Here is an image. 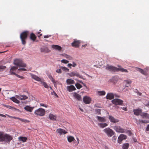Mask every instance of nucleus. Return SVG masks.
Here are the masks:
<instances>
[{
  "instance_id": "f257e3e1",
  "label": "nucleus",
  "mask_w": 149,
  "mask_h": 149,
  "mask_svg": "<svg viewBox=\"0 0 149 149\" xmlns=\"http://www.w3.org/2000/svg\"><path fill=\"white\" fill-rule=\"evenodd\" d=\"M12 139L13 137L7 134H1L0 132V142H5L9 143Z\"/></svg>"
},
{
  "instance_id": "f03ea898",
  "label": "nucleus",
  "mask_w": 149,
  "mask_h": 149,
  "mask_svg": "<svg viewBox=\"0 0 149 149\" xmlns=\"http://www.w3.org/2000/svg\"><path fill=\"white\" fill-rule=\"evenodd\" d=\"M118 66L119 67L118 68H117L111 65H107L106 67V69L107 70H109L110 71L114 72L120 71L122 72H128L127 69L122 68L120 66Z\"/></svg>"
},
{
  "instance_id": "7ed1b4c3",
  "label": "nucleus",
  "mask_w": 149,
  "mask_h": 149,
  "mask_svg": "<svg viewBox=\"0 0 149 149\" xmlns=\"http://www.w3.org/2000/svg\"><path fill=\"white\" fill-rule=\"evenodd\" d=\"M29 34V32L28 31H25L20 34V38L23 45H25L26 43V40Z\"/></svg>"
},
{
  "instance_id": "20e7f679",
  "label": "nucleus",
  "mask_w": 149,
  "mask_h": 149,
  "mask_svg": "<svg viewBox=\"0 0 149 149\" xmlns=\"http://www.w3.org/2000/svg\"><path fill=\"white\" fill-rule=\"evenodd\" d=\"M14 65H16L17 67H25L26 64L24 63L22 60L19 59H16L14 60Z\"/></svg>"
},
{
  "instance_id": "39448f33",
  "label": "nucleus",
  "mask_w": 149,
  "mask_h": 149,
  "mask_svg": "<svg viewBox=\"0 0 149 149\" xmlns=\"http://www.w3.org/2000/svg\"><path fill=\"white\" fill-rule=\"evenodd\" d=\"M103 131L109 137H111L115 134L113 130L109 127L106 128L103 130Z\"/></svg>"
},
{
  "instance_id": "423d86ee",
  "label": "nucleus",
  "mask_w": 149,
  "mask_h": 149,
  "mask_svg": "<svg viewBox=\"0 0 149 149\" xmlns=\"http://www.w3.org/2000/svg\"><path fill=\"white\" fill-rule=\"evenodd\" d=\"M34 113L37 116H43L45 114V111L44 109L40 108L35 110Z\"/></svg>"
},
{
  "instance_id": "0eeeda50",
  "label": "nucleus",
  "mask_w": 149,
  "mask_h": 149,
  "mask_svg": "<svg viewBox=\"0 0 149 149\" xmlns=\"http://www.w3.org/2000/svg\"><path fill=\"white\" fill-rule=\"evenodd\" d=\"M113 128L116 132L118 133H124L125 132V131L124 129L118 125L114 126Z\"/></svg>"
},
{
  "instance_id": "6e6552de",
  "label": "nucleus",
  "mask_w": 149,
  "mask_h": 149,
  "mask_svg": "<svg viewBox=\"0 0 149 149\" xmlns=\"http://www.w3.org/2000/svg\"><path fill=\"white\" fill-rule=\"evenodd\" d=\"M112 103L114 104L119 105H122L123 103V101L120 99H115L111 101Z\"/></svg>"
},
{
  "instance_id": "1a4fd4ad",
  "label": "nucleus",
  "mask_w": 149,
  "mask_h": 149,
  "mask_svg": "<svg viewBox=\"0 0 149 149\" xmlns=\"http://www.w3.org/2000/svg\"><path fill=\"white\" fill-rule=\"evenodd\" d=\"M80 43V40H74V42L71 43V45L73 47H78L79 46Z\"/></svg>"
},
{
  "instance_id": "9d476101",
  "label": "nucleus",
  "mask_w": 149,
  "mask_h": 149,
  "mask_svg": "<svg viewBox=\"0 0 149 149\" xmlns=\"http://www.w3.org/2000/svg\"><path fill=\"white\" fill-rule=\"evenodd\" d=\"M108 118L110 121L114 123H117L119 122V120L115 118L113 116L111 115H109Z\"/></svg>"
},
{
  "instance_id": "9b49d317",
  "label": "nucleus",
  "mask_w": 149,
  "mask_h": 149,
  "mask_svg": "<svg viewBox=\"0 0 149 149\" xmlns=\"http://www.w3.org/2000/svg\"><path fill=\"white\" fill-rule=\"evenodd\" d=\"M69 76L71 77L76 76L79 78H81V76L79 73L76 71H73L68 74Z\"/></svg>"
},
{
  "instance_id": "f8f14e48",
  "label": "nucleus",
  "mask_w": 149,
  "mask_h": 149,
  "mask_svg": "<svg viewBox=\"0 0 149 149\" xmlns=\"http://www.w3.org/2000/svg\"><path fill=\"white\" fill-rule=\"evenodd\" d=\"M126 139V136L125 135L123 134H120L118 137V143H121V141L124 139Z\"/></svg>"
},
{
  "instance_id": "ddd939ff",
  "label": "nucleus",
  "mask_w": 149,
  "mask_h": 149,
  "mask_svg": "<svg viewBox=\"0 0 149 149\" xmlns=\"http://www.w3.org/2000/svg\"><path fill=\"white\" fill-rule=\"evenodd\" d=\"M56 132L57 133L59 134L60 135L62 134H65L67 132L65 130L61 128L57 129L56 130Z\"/></svg>"
},
{
  "instance_id": "4468645a",
  "label": "nucleus",
  "mask_w": 149,
  "mask_h": 149,
  "mask_svg": "<svg viewBox=\"0 0 149 149\" xmlns=\"http://www.w3.org/2000/svg\"><path fill=\"white\" fill-rule=\"evenodd\" d=\"M67 88L68 91L70 92H72L76 90L75 87L72 85L68 86H67Z\"/></svg>"
},
{
  "instance_id": "2eb2a0df",
  "label": "nucleus",
  "mask_w": 149,
  "mask_h": 149,
  "mask_svg": "<svg viewBox=\"0 0 149 149\" xmlns=\"http://www.w3.org/2000/svg\"><path fill=\"white\" fill-rule=\"evenodd\" d=\"M16 97L21 100H25L28 98V97L24 95H21L19 96L16 95Z\"/></svg>"
},
{
  "instance_id": "dca6fc26",
  "label": "nucleus",
  "mask_w": 149,
  "mask_h": 149,
  "mask_svg": "<svg viewBox=\"0 0 149 149\" xmlns=\"http://www.w3.org/2000/svg\"><path fill=\"white\" fill-rule=\"evenodd\" d=\"M83 101L85 104H88L90 103L91 99L90 97L85 96L83 98Z\"/></svg>"
},
{
  "instance_id": "f3484780",
  "label": "nucleus",
  "mask_w": 149,
  "mask_h": 149,
  "mask_svg": "<svg viewBox=\"0 0 149 149\" xmlns=\"http://www.w3.org/2000/svg\"><path fill=\"white\" fill-rule=\"evenodd\" d=\"M96 118L97 120L100 122H105L106 121V119L104 117H102L99 116H97Z\"/></svg>"
},
{
  "instance_id": "a211bd4d",
  "label": "nucleus",
  "mask_w": 149,
  "mask_h": 149,
  "mask_svg": "<svg viewBox=\"0 0 149 149\" xmlns=\"http://www.w3.org/2000/svg\"><path fill=\"white\" fill-rule=\"evenodd\" d=\"M134 114L136 116H139L142 112L141 109H136L133 110Z\"/></svg>"
},
{
  "instance_id": "6ab92c4d",
  "label": "nucleus",
  "mask_w": 149,
  "mask_h": 149,
  "mask_svg": "<svg viewBox=\"0 0 149 149\" xmlns=\"http://www.w3.org/2000/svg\"><path fill=\"white\" fill-rule=\"evenodd\" d=\"M18 68L17 66H13L11 67L10 70V73L12 74H16V73L14 72Z\"/></svg>"
},
{
  "instance_id": "aec40b11",
  "label": "nucleus",
  "mask_w": 149,
  "mask_h": 149,
  "mask_svg": "<svg viewBox=\"0 0 149 149\" xmlns=\"http://www.w3.org/2000/svg\"><path fill=\"white\" fill-rule=\"evenodd\" d=\"M106 98L107 99L111 100L114 98V96L112 93H108L107 95Z\"/></svg>"
},
{
  "instance_id": "412c9836",
  "label": "nucleus",
  "mask_w": 149,
  "mask_h": 149,
  "mask_svg": "<svg viewBox=\"0 0 149 149\" xmlns=\"http://www.w3.org/2000/svg\"><path fill=\"white\" fill-rule=\"evenodd\" d=\"M73 96L76 99H77V100L79 101L81 100V96L78 94L76 93H74V94Z\"/></svg>"
},
{
  "instance_id": "4be33fe9",
  "label": "nucleus",
  "mask_w": 149,
  "mask_h": 149,
  "mask_svg": "<svg viewBox=\"0 0 149 149\" xmlns=\"http://www.w3.org/2000/svg\"><path fill=\"white\" fill-rule=\"evenodd\" d=\"M52 47L55 49L60 51L62 49L61 47L59 45H52Z\"/></svg>"
},
{
  "instance_id": "5701e85b",
  "label": "nucleus",
  "mask_w": 149,
  "mask_h": 149,
  "mask_svg": "<svg viewBox=\"0 0 149 149\" xmlns=\"http://www.w3.org/2000/svg\"><path fill=\"white\" fill-rule=\"evenodd\" d=\"M34 108V107H31L29 106H26L24 107V109L26 111L31 112Z\"/></svg>"
},
{
  "instance_id": "b1692460",
  "label": "nucleus",
  "mask_w": 149,
  "mask_h": 149,
  "mask_svg": "<svg viewBox=\"0 0 149 149\" xmlns=\"http://www.w3.org/2000/svg\"><path fill=\"white\" fill-rule=\"evenodd\" d=\"M49 117L50 120L53 121L56 120V115L51 113L49 114Z\"/></svg>"
},
{
  "instance_id": "393cba45",
  "label": "nucleus",
  "mask_w": 149,
  "mask_h": 149,
  "mask_svg": "<svg viewBox=\"0 0 149 149\" xmlns=\"http://www.w3.org/2000/svg\"><path fill=\"white\" fill-rule=\"evenodd\" d=\"M67 84H75V81L72 79H68L66 81Z\"/></svg>"
},
{
  "instance_id": "a878e982",
  "label": "nucleus",
  "mask_w": 149,
  "mask_h": 149,
  "mask_svg": "<svg viewBox=\"0 0 149 149\" xmlns=\"http://www.w3.org/2000/svg\"><path fill=\"white\" fill-rule=\"evenodd\" d=\"M18 139L19 141H22L23 142H26L27 139V138L26 137H24L20 136L18 138Z\"/></svg>"
},
{
  "instance_id": "bb28decb",
  "label": "nucleus",
  "mask_w": 149,
  "mask_h": 149,
  "mask_svg": "<svg viewBox=\"0 0 149 149\" xmlns=\"http://www.w3.org/2000/svg\"><path fill=\"white\" fill-rule=\"evenodd\" d=\"M30 38L31 40H33V41H34L36 40V37L34 33H31L30 36Z\"/></svg>"
},
{
  "instance_id": "cd10ccee",
  "label": "nucleus",
  "mask_w": 149,
  "mask_h": 149,
  "mask_svg": "<svg viewBox=\"0 0 149 149\" xmlns=\"http://www.w3.org/2000/svg\"><path fill=\"white\" fill-rule=\"evenodd\" d=\"M31 77L33 79L38 81H41V79L37 76L32 74Z\"/></svg>"
},
{
  "instance_id": "c85d7f7f",
  "label": "nucleus",
  "mask_w": 149,
  "mask_h": 149,
  "mask_svg": "<svg viewBox=\"0 0 149 149\" xmlns=\"http://www.w3.org/2000/svg\"><path fill=\"white\" fill-rule=\"evenodd\" d=\"M98 125L101 128H104L108 126V124L106 123H99Z\"/></svg>"
},
{
  "instance_id": "c756f323",
  "label": "nucleus",
  "mask_w": 149,
  "mask_h": 149,
  "mask_svg": "<svg viewBox=\"0 0 149 149\" xmlns=\"http://www.w3.org/2000/svg\"><path fill=\"white\" fill-rule=\"evenodd\" d=\"M67 140L70 143L72 141H74V140H75V139L73 136H68Z\"/></svg>"
},
{
  "instance_id": "7c9ffc66",
  "label": "nucleus",
  "mask_w": 149,
  "mask_h": 149,
  "mask_svg": "<svg viewBox=\"0 0 149 149\" xmlns=\"http://www.w3.org/2000/svg\"><path fill=\"white\" fill-rule=\"evenodd\" d=\"M137 121V124L138 123L139 124H140L141 123H149V121L147 120H139Z\"/></svg>"
},
{
  "instance_id": "2f4dec72",
  "label": "nucleus",
  "mask_w": 149,
  "mask_h": 149,
  "mask_svg": "<svg viewBox=\"0 0 149 149\" xmlns=\"http://www.w3.org/2000/svg\"><path fill=\"white\" fill-rule=\"evenodd\" d=\"M118 81L117 78L116 77H113L111 79H110L111 82L113 83H116Z\"/></svg>"
},
{
  "instance_id": "473e14b6",
  "label": "nucleus",
  "mask_w": 149,
  "mask_h": 149,
  "mask_svg": "<svg viewBox=\"0 0 149 149\" xmlns=\"http://www.w3.org/2000/svg\"><path fill=\"white\" fill-rule=\"evenodd\" d=\"M41 52H49V50L47 47H44L41 49Z\"/></svg>"
},
{
  "instance_id": "72a5a7b5",
  "label": "nucleus",
  "mask_w": 149,
  "mask_h": 149,
  "mask_svg": "<svg viewBox=\"0 0 149 149\" xmlns=\"http://www.w3.org/2000/svg\"><path fill=\"white\" fill-rule=\"evenodd\" d=\"M10 99L13 102L16 103H19V101L18 100H17V99L15 98V97H13L11 98Z\"/></svg>"
},
{
  "instance_id": "f704fd0d",
  "label": "nucleus",
  "mask_w": 149,
  "mask_h": 149,
  "mask_svg": "<svg viewBox=\"0 0 149 149\" xmlns=\"http://www.w3.org/2000/svg\"><path fill=\"white\" fill-rule=\"evenodd\" d=\"M40 83L42 85L44 86V87L47 88H49V86L47 84V83L43 81H41Z\"/></svg>"
},
{
  "instance_id": "c9c22d12",
  "label": "nucleus",
  "mask_w": 149,
  "mask_h": 149,
  "mask_svg": "<svg viewBox=\"0 0 149 149\" xmlns=\"http://www.w3.org/2000/svg\"><path fill=\"white\" fill-rule=\"evenodd\" d=\"M129 146V144L128 143H125L123 144L122 148L123 149H128Z\"/></svg>"
},
{
  "instance_id": "e433bc0d",
  "label": "nucleus",
  "mask_w": 149,
  "mask_h": 149,
  "mask_svg": "<svg viewBox=\"0 0 149 149\" xmlns=\"http://www.w3.org/2000/svg\"><path fill=\"white\" fill-rule=\"evenodd\" d=\"M106 93L104 91H98V94L100 95H104Z\"/></svg>"
},
{
  "instance_id": "4c0bfd02",
  "label": "nucleus",
  "mask_w": 149,
  "mask_h": 149,
  "mask_svg": "<svg viewBox=\"0 0 149 149\" xmlns=\"http://www.w3.org/2000/svg\"><path fill=\"white\" fill-rule=\"evenodd\" d=\"M75 86L77 88V89H79L81 88L82 86L79 83H77L75 84Z\"/></svg>"
},
{
  "instance_id": "58836bf2",
  "label": "nucleus",
  "mask_w": 149,
  "mask_h": 149,
  "mask_svg": "<svg viewBox=\"0 0 149 149\" xmlns=\"http://www.w3.org/2000/svg\"><path fill=\"white\" fill-rule=\"evenodd\" d=\"M61 68L62 70L65 72H69V70L65 67L61 66Z\"/></svg>"
},
{
  "instance_id": "ea45409f",
  "label": "nucleus",
  "mask_w": 149,
  "mask_h": 149,
  "mask_svg": "<svg viewBox=\"0 0 149 149\" xmlns=\"http://www.w3.org/2000/svg\"><path fill=\"white\" fill-rule=\"evenodd\" d=\"M48 77L52 81V82L54 84V85H55L56 82H55L54 79L53 78L52 75H49Z\"/></svg>"
},
{
  "instance_id": "a19ab883",
  "label": "nucleus",
  "mask_w": 149,
  "mask_h": 149,
  "mask_svg": "<svg viewBox=\"0 0 149 149\" xmlns=\"http://www.w3.org/2000/svg\"><path fill=\"white\" fill-rule=\"evenodd\" d=\"M18 120H19L21 121L22 122H24L25 123H29V121L27 120L21 118L18 119Z\"/></svg>"
},
{
  "instance_id": "79ce46f5",
  "label": "nucleus",
  "mask_w": 149,
  "mask_h": 149,
  "mask_svg": "<svg viewBox=\"0 0 149 149\" xmlns=\"http://www.w3.org/2000/svg\"><path fill=\"white\" fill-rule=\"evenodd\" d=\"M95 112L96 113L100 115L101 113V109H96L95 110Z\"/></svg>"
},
{
  "instance_id": "37998d69",
  "label": "nucleus",
  "mask_w": 149,
  "mask_h": 149,
  "mask_svg": "<svg viewBox=\"0 0 149 149\" xmlns=\"http://www.w3.org/2000/svg\"><path fill=\"white\" fill-rule=\"evenodd\" d=\"M124 81L127 84H130L132 83V81L131 80H125Z\"/></svg>"
},
{
  "instance_id": "c03bdc74",
  "label": "nucleus",
  "mask_w": 149,
  "mask_h": 149,
  "mask_svg": "<svg viewBox=\"0 0 149 149\" xmlns=\"http://www.w3.org/2000/svg\"><path fill=\"white\" fill-rule=\"evenodd\" d=\"M61 62L62 63H68L69 61L65 59H63L61 60Z\"/></svg>"
},
{
  "instance_id": "a18cd8bd",
  "label": "nucleus",
  "mask_w": 149,
  "mask_h": 149,
  "mask_svg": "<svg viewBox=\"0 0 149 149\" xmlns=\"http://www.w3.org/2000/svg\"><path fill=\"white\" fill-rule=\"evenodd\" d=\"M140 72L143 74L146 75V72L142 69H141V70Z\"/></svg>"
},
{
  "instance_id": "49530a36",
  "label": "nucleus",
  "mask_w": 149,
  "mask_h": 149,
  "mask_svg": "<svg viewBox=\"0 0 149 149\" xmlns=\"http://www.w3.org/2000/svg\"><path fill=\"white\" fill-rule=\"evenodd\" d=\"M6 68V66H5L1 65L0 66V70H4Z\"/></svg>"
},
{
  "instance_id": "de8ad7c7",
  "label": "nucleus",
  "mask_w": 149,
  "mask_h": 149,
  "mask_svg": "<svg viewBox=\"0 0 149 149\" xmlns=\"http://www.w3.org/2000/svg\"><path fill=\"white\" fill-rule=\"evenodd\" d=\"M56 72L58 73H61V69H57L56 70Z\"/></svg>"
},
{
  "instance_id": "09e8293b",
  "label": "nucleus",
  "mask_w": 149,
  "mask_h": 149,
  "mask_svg": "<svg viewBox=\"0 0 149 149\" xmlns=\"http://www.w3.org/2000/svg\"><path fill=\"white\" fill-rule=\"evenodd\" d=\"M65 57H66V58L70 60L71 59V57L70 56L67 55H65Z\"/></svg>"
},
{
  "instance_id": "8fccbe9b",
  "label": "nucleus",
  "mask_w": 149,
  "mask_h": 149,
  "mask_svg": "<svg viewBox=\"0 0 149 149\" xmlns=\"http://www.w3.org/2000/svg\"><path fill=\"white\" fill-rule=\"evenodd\" d=\"M117 139V137L115 136H114L112 137V140L113 141H116Z\"/></svg>"
},
{
  "instance_id": "3c124183",
  "label": "nucleus",
  "mask_w": 149,
  "mask_h": 149,
  "mask_svg": "<svg viewBox=\"0 0 149 149\" xmlns=\"http://www.w3.org/2000/svg\"><path fill=\"white\" fill-rule=\"evenodd\" d=\"M51 36V35H45L44 36V38H48Z\"/></svg>"
},
{
  "instance_id": "603ef678",
  "label": "nucleus",
  "mask_w": 149,
  "mask_h": 149,
  "mask_svg": "<svg viewBox=\"0 0 149 149\" xmlns=\"http://www.w3.org/2000/svg\"><path fill=\"white\" fill-rule=\"evenodd\" d=\"M18 70L19 71H25L26 70V69L25 68H19L18 69Z\"/></svg>"
},
{
  "instance_id": "864d4df0",
  "label": "nucleus",
  "mask_w": 149,
  "mask_h": 149,
  "mask_svg": "<svg viewBox=\"0 0 149 149\" xmlns=\"http://www.w3.org/2000/svg\"><path fill=\"white\" fill-rule=\"evenodd\" d=\"M6 115L8 116L9 117H12L13 118H14V119H18L19 118H17V117H11V116H10L7 114H6Z\"/></svg>"
},
{
  "instance_id": "5fc2aeb1",
  "label": "nucleus",
  "mask_w": 149,
  "mask_h": 149,
  "mask_svg": "<svg viewBox=\"0 0 149 149\" xmlns=\"http://www.w3.org/2000/svg\"><path fill=\"white\" fill-rule=\"evenodd\" d=\"M141 69L140 68H137V67H136L135 68V70L137 71H138L139 72H140L141 70Z\"/></svg>"
},
{
  "instance_id": "6e6d98bb",
  "label": "nucleus",
  "mask_w": 149,
  "mask_h": 149,
  "mask_svg": "<svg viewBox=\"0 0 149 149\" xmlns=\"http://www.w3.org/2000/svg\"><path fill=\"white\" fill-rule=\"evenodd\" d=\"M148 114L146 113H144L143 114V116L145 117H146Z\"/></svg>"
},
{
  "instance_id": "4d7b16f0",
  "label": "nucleus",
  "mask_w": 149,
  "mask_h": 149,
  "mask_svg": "<svg viewBox=\"0 0 149 149\" xmlns=\"http://www.w3.org/2000/svg\"><path fill=\"white\" fill-rule=\"evenodd\" d=\"M15 75H16L17 76L19 77V78H21L22 79H23L24 78V77L22 76H20V75H18V74H15Z\"/></svg>"
},
{
  "instance_id": "13d9d810",
  "label": "nucleus",
  "mask_w": 149,
  "mask_h": 149,
  "mask_svg": "<svg viewBox=\"0 0 149 149\" xmlns=\"http://www.w3.org/2000/svg\"><path fill=\"white\" fill-rule=\"evenodd\" d=\"M146 130L147 131H149V124L147 126Z\"/></svg>"
},
{
  "instance_id": "bf43d9fd",
  "label": "nucleus",
  "mask_w": 149,
  "mask_h": 149,
  "mask_svg": "<svg viewBox=\"0 0 149 149\" xmlns=\"http://www.w3.org/2000/svg\"><path fill=\"white\" fill-rule=\"evenodd\" d=\"M40 105L41 106L45 107H47V106L45 105V104H42V103L40 104Z\"/></svg>"
},
{
  "instance_id": "052dcab7",
  "label": "nucleus",
  "mask_w": 149,
  "mask_h": 149,
  "mask_svg": "<svg viewBox=\"0 0 149 149\" xmlns=\"http://www.w3.org/2000/svg\"><path fill=\"white\" fill-rule=\"evenodd\" d=\"M68 66L70 68H71V66H72V64L70 63L68 64Z\"/></svg>"
},
{
  "instance_id": "680f3d73",
  "label": "nucleus",
  "mask_w": 149,
  "mask_h": 149,
  "mask_svg": "<svg viewBox=\"0 0 149 149\" xmlns=\"http://www.w3.org/2000/svg\"><path fill=\"white\" fill-rule=\"evenodd\" d=\"M72 66L74 67H75V66L77 65V64L76 63L74 62L73 63V64H72Z\"/></svg>"
},
{
  "instance_id": "e2e57ef3",
  "label": "nucleus",
  "mask_w": 149,
  "mask_h": 149,
  "mask_svg": "<svg viewBox=\"0 0 149 149\" xmlns=\"http://www.w3.org/2000/svg\"><path fill=\"white\" fill-rule=\"evenodd\" d=\"M0 116L3 117H6V116L3 114L0 113Z\"/></svg>"
},
{
  "instance_id": "0e129e2a",
  "label": "nucleus",
  "mask_w": 149,
  "mask_h": 149,
  "mask_svg": "<svg viewBox=\"0 0 149 149\" xmlns=\"http://www.w3.org/2000/svg\"><path fill=\"white\" fill-rule=\"evenodd\" d=\"M53 93H54V95L56 97H58L57 95L56 94V93L54 91H53Z\"/></svg>"
},
{
  "instance_id": "69168bd1",
  "label": "nucleus",
  "mask_w": 149,
  "mask_h": 149,
  "mask_svg": "<svg viewBox=\"0 0 149 149\" xmlns=\"http://www.w3.org/2000/svg\"><path fill=\"white\" fill-rule=\"evenodd\" d=\"M145 106L146 107H149V102H148L147 104L145 105Z\"/></svg>"
},
{
  "instance_id": "338daca9",
  "label": "nucleus",
  "mask_w": 149,
  "mask_h": 149,
  "mask_svg": "<svg viewBox=\"0 0 149 149\" xmlns=\"http://www.w3.org/2000/svg\"><path fill=\"white\" fill-rule=\"evenodd\" d=\"M6 107H8V108L10 109H11V108H12V107H11L10 106H9V105L6 106Z\"/></svg>"
},
{
  "instance_id": "774afa93",
  "label": "nucleus",
  "mask_w": 149,
  "mask_h": 149,
  "mask_svg": "<svg viewBox=\"0 0 149 149\" xmlns=\"http://www.w3.org/2000/svg\"><path fill=\"white\" fill-rule=\"evenodd\" d=\"M137 93H138V94L140 96H141L142 94L141 93H140V92H138Z\"/></svg>"
}]
</instances>
